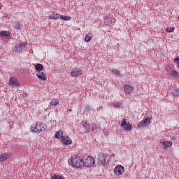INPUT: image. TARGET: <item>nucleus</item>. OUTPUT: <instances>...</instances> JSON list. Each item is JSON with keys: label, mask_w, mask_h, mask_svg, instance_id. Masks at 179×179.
<instances>
[{"label": "nucleus", "mask_w": 179, "mask_h": 179, "mask_svg": "<svg viewBox=\"0 0 179 179\" xmlns=\"http://www.w3.org/2000/svg\"><path fill=\"white\" fill-rule=\"evenodd\" d=\"M82 163L83 159L78 155L72 157L70 161L69 160V164H70V166H72V167H76V169L83 167Z\"/></svg>", "instance_id": "obj_1"}, {"label": "nucleus", "mask_w": 179, "mask_h": 179, "mask_svg": "<svg viewBox=\"0 0 179 179\" xmlns=\"http://www.w3.org/2000/svg\"><path fill=\"white\" fill-rule=\"evenodd\" d=\"M94 163H96L94 158L88 156L87 158L83 159L82 166L83 167H92Z\"/></svg>", "instance_id": "obj_2"}, {"label": "nucleus", "mask_w": 179, "mask_h": 179, "mask_svg": "<svg viewBox=\"0 0 179 179\" xmlns=\"http://www.w3.org/2000/svg\"><path fill=\"white\" fill-rule=\"evenodd\" d=\"M97 160L98 164H99V166H106V160H107V154H99Z\"/></svg>", "instance_id": "obj_3"}, {"label": "nucleus", "mask_w": 179, "mask_h": 179, "mask_svg": "<svg viewBox=\"0 0 179 179\" xmlns=\"http://www.w3.org/2000/svg\"><path fill=\"white\" fill-rule=\"evenodd\" d=\"M8 85L13 87H20V83H19L17 78L13 77L9 78Z\"/></svg>", "instance_id": "obj_4"}, {"label": "nucleus", "mask_w": 179, "mask_h": 179, "mask_svg": "<svg viewBox=\"0 0 179 179\" xmlns=\"http://www.w3.org/2000/svg\"><path fill=\"white\" fill-rule=\"evenodd\" d=\"M26 48V43L24 42H21L18 44L17 46H15V50L14 51H15L16 52H17V54H20L21 52H23V50H24V48Z\"/></svg>", "instance_id": "obj_5"}, {"label": "nucleus", "mask_w": 179, "mask_h": 179, "mask_svg": "<svg viewBox=\"0 0 179 179\" xmlns=\"http://www.w3.org/2000/svg\"><path fill=\"white\" fill-rule=\"evenodd\" d=\"M125 171V168L122 165H117L114 169V173L116 176H121Z\"/></svg>", "instance_id": "obj_6"}, {"label": "nucleus", "mask_w": 179, "mask_h": 179, "mask_svg": "<svg viewBox=\"0 0 179 179\" xmlns=\"http://www.w3.org/2000/svg\"><path fill=\"white\" fill-rule=\"evenodd\" d=\"M103 19H104V24L106 26H110V24H114L115 23V22H117L115 18H112L111 17H108L107 15L104 16Z\"/></svg>", "instance_id": "obj_7"}, {"label": "nucleus", "mask_w": 179, "mask_h": 179, "mask_svg": "<svg viewBox=\"0 0 179 179\" xmlns=\"http://www.w3.org/2000/svg\"><path fill=\"white\" fill-rule=\"evenodd\" d=\"M166 73H167L168 76H173L176 79H177V78H178V73L177 72V71H176L174 69L167 68Z\"/></svg>", "instance_id": "obj_8"}, {"label": "nucleus", "mask_w": 179, "mask_h": 179, "mask_svg": "<svg viewBox=\"0 0 179 179\" xmlns=\"http://www.w3.org/2000/svg\"><path fill=\"white\" fill-rule=\"evenodd\" d=\"M70 75L74 78H78V76H80L82 75V71L78 69H72L70 72Z\"/></svg>", "instance_id": "obj_9"}, {"label": "nucleus", "mask_w": 179, "mask_h": 179, "mask_svg": "<svg viewBox=\"0 0 179 179\" xmlns=\"http://www.w3.org/2000/svg\"><path fill=\"white\" fill-rule=\"evenodd\" d=\"M31 131L35 134H38V132H41V127L40 124L36 123V125L33 124L31 126Z\"/></svg>", "instance_id": "obj_10"}, {"label": "nucleus", "mask_w": 179, "mask_h": 179, "mask_svg": "<svg viewBox=\"0 0 179 179\" xmlns=\"http://www.w3.org/2000/svg\"><path fill=\"white\" fill-rule=\"evenodd\" d=\"M62 143L63 145H72V139L69 138V136H66V138L64 136H62Z\"/></svg>", "instance_id": "obj_11"}, {"label": "nucleus", "mask_w": 179, "mask_h": 179, "mask_svg": "<svg viewBox=\"0 0 179 179\" xmlns=\"http://www.w3.org/2000/svg\"><path fill=\"white\" fill-rule=\"evenodd\" d=\"M124 90L127 94H131V92H134V87L129 84H127L124 86Z\"/></svg>", "instance_id": "obj_12"}, {"label": "nucleus", "mask_w": 179, "mask_h": 179, "mask_svg": "<svg viewBox=\"0 0 179 179\" xmlns=\"http://www.w3.org/2000/svg\"><path fill=\"white\" fill-rule=\"evenodd\" d=\"M12 155L10 153H3L0 155V162H5V160H8L9 157H10Z\"/></svg>", "instance_id": "obj_13"}, {"label": "nucleus", "mask_w": 179, "mask_h": 179, "mask_svg": "<svg viewBox=\"0 0 179 179\" xmlns=\"http://www.w3.org/2000/svg\"><path fill=\"white\" fill-rule=\"evenodd\" d=\"M36 76L40 79V80H47V76H45V73H44V72L39 71L38 73H36Z\"/></svg>", "instance_id": "obj_14"}, {"label": "nucleus", "mask_w": 179, "mask_h": 179, "mask_svg": "<svg viewBox=\"0 0 179 179\" xmlns=\"http://www.w3.org/2000/svg\"><path fill=\"white\" fill-rule=\"evenodd\" d=\"M83 126L84 127L85 129H86L85 134H89V132H91L92 126H90V124L89 122H85L83 124Z\"/></svg>", "instance_id": "obj_15"}, {"label": "nucleus", "mask_w": 179, "mask_h": 179, "mask_svg": "<svg viewBox=\"0 0 179 179\" xmlns=\"http://www.w3.org/2000/svg\"><path fill=\"white\" fill-rule=\"evenodd\" d=\"M100 131V127L97 126L94 124H91V132H93L94 134H96V132H99Z\"/></svg>", "instance_id": "obj_16"}, {"label": "nucleus", "mask_w": 179, "mask_h": 179, "mask_svg": "<svg viewBox=\"0 0 179 179\" xmlns=\"http://www.w3.org/2000/svg\"><path fill=\"white\" fill-rule=\"evenodd\" d=\"M61 15L58 14L57 12H53L52 15H49V19H53L54 20H57L59 19Z\"/></svg>", "instance_id": "obj_17"}, {"label": "nucleus", "mask_w": 179, "mask_h": 179, "mask_svg": "<svg viewBox=\"0 0 179 179\" xmlns=\"http://www.w3.org/2000/svg\"><path fill=\"white\" fill-rule=\"evenodd\" d=\"M35 69L37 72H41V71L44 69V66H43V64H41L38 63L35 65Z\"/></svg>", "instance_id": "obj_18"}, {"label": "nucleus", "mask_w": 179, "mask_h": 179, "mask_svg": "<svg viewBox=\"0 0 179 179\" xmlns=\"http://www.w3.org/2000/svg\"><path fill=\"white\" fill-rule=\"evenodd\" d=\"M62 136H64V131H56L55 134V138H56L57 139H59L60 138H62Z\"/></svg>", "instance_id": "obj_19"}, {"label": "nucleus", "mask_w": 179, "mask_h": 179, "mask_svg": "<svg viewBox=\"0 0 179 179\" xmlns=\"http://www.w3.org/2000/svg\"><path fill=\"white\" fill-rule=\"evenodd\" d=\"M93 35L92 34H87L85 37V42L90 43V40H92Z\"/></svg>", "instance_id": "obj_20"}, {"label": "nucleus", "mask_w": 179, "mask_h": 179, "mask_svg": "<svg viewBox=\"0 0 179 179\" xmlns=\"http://www.w3.org/2000/svg\"><path fill=\"white\" fill-rule=\"evenodd\" d=\"M1 36H3V37H9L10 36V34L8 31H1L0 32Z\"/></svg>", "instance_id": "obj_21"}, {"label": "nucleus", "mask_w": 179, "mask_h": 179, "mask_svg": "<svg viewBox=\"0 0 179 179\" xmlns=\"http://www.w3.org/2000/svg\"><path fill=\"white\" fill-rule=\"evenodd\" d=\"M159 143H162V145L163 146V149H167L168 148L167 141H165L163 139H161L160 141H159Z\"/></svg>", "instance_id": "obj_22"}, {"label": "nucleus", "mask_w": 179, "mask_h": 179, "mask_svg": "<svg viewBox=\"0 0 179 179\" xmlns=\"http://www.w3.org/2000/svg\"><path fill=\"white\" fill-rule=\"evenodd\" d=\"M125 131H131L132 130V124H127L126 126L123 127Z\"/></svg>", "instance_id": "obj_23"}, {"label": "nucleus", "mask_w": 179, "mask_h": 179, "mask_svg": "<svg viewBox=\"0 0 179 179\" xmlns=\"http://www.w3.org/2000/svg\"><path fill=\"white\" fill-rule=\"evenodd\" d=\"M59 19H62V20H71L72 17L66 15H60Z\"/></svg>", "instance_id": "obj_24"}, {"label": "nucleus", "mask_w": 179, "mask_h": 179, "mask_svg": "<svg viewBox=\"0 0 179 179\" xmlns=\"http://www.w3.org/2000/svg\"><path fill=\"white\" fill-rule=\"evenodd\" d=\"M59 103V101L57 100V99H54L52 101H51V102L50 103V104L51 106H57V104Z\"/></svg>", "instance_id": "obj_25"}, {"label": "nucleus", "mask_w": 179, "mask_h": 179, "mask_svg": "<svg viewBox=\"0 0 179 179\" xmlns=\"http://www.w3.org/2000/svg\"><path fill=\"white\" fill-rule=\"evenodd\" d=\"M174 30H176V29L174 27H166V31H167L168 33H173V31H174Z\"/></svg>", "instance_id": "obj_26"}, {"label": "nucleus", "mask_w": 179, "mask_h": 179, "mask_svg": "<svg viewBox=\"0 0 179 179\" xmlns=\"http://www.w3.org/2000/svg\"><path fill=\"white\" fill-rule=\"evenodd\" d=\"M145 127H146V123L143 122V120L138 124V128H145Z\"/></svg>", "instance_id": "obj_27"}, {"label": "nucleus", "mask_w": 179, "mask_h": 179, "mask_svg": "<svg viewBox=\"0 0 179 179\" xmlns=\"http://www.w3.org/2000/svg\"><path fill=\"white\" fill-rule=\"evenodd\" d=\"M40 127H41V132H43V131H45V129H47V126L45 124L41 123Z\"/></svg>", "instance_id": "obj_28"}, {"label": "nucleus", "mask_w": 179, "mask_h": 179, "mask_svg": "<svg viewBox=\"0 0 179 179\" xmlns=\"http://www.w3.org/2000/svg\"><path fill=\"white\" fill-rule=\"evenodd\" d=\"M127 124V119L123 118V119L122 120V122H121V127H122V128H123V127H126Z\"/></svg>", "instance_id": "obj_29"}, {"label": "nucleus", "mask_w": 179, "mask_h": 179, "mask_svg": "<svg viewBox=\"0 0 179 179\" xmlns=\"http://www.w3.org/2000/svg\"><path fill=\"white\" fill-rule=\"evenodd\" d=\"M112 73H113L114 75H117V76H120L121 74L120 73V71H118V69L112 70Z\"/></svg>", "instance_id": "obj_30"}, {"label": "nucleus", "mask_w": 179, "mask_h": 179, "mask_svg": "<svg viewBox=\"0 0 179 179\" xmlns=\"http://www.w3.org/2000/svg\"><path fill=\"white\" fill-rule=\"evenodd\" d=\"M143 122L150 124V117H145L143 120Z\"/></svg>", "instance_id": "obj_31"}, {"label": "nucleus", "mask_w": 179, "mask_h": 179, "mask_svg": "<svg viewBox=\"0 0 179 179\" xmlns=\"http://www.w3.org/2000/svg\"><path fill=\"white\" fill-rule=\"evenodd\" d=\"M173 96H179V90L176 89L173 91Z\"/></svg>", "instance_id": "obj_32"}, {"label": "nucleus", "mask_w": 179, "mask_h": 179, "mask_svg": "<svg viewBox=\"0 0 179 179\" xmlns=\"http://www.w3.org/2000/svg\"><path fill=\"white\" fill-rule=\"evenodd\" d=\"M52 179H64V178H62L61 176L59 175H55Z\"/></svg>", "instance_id": "obj_33"}, {"label": "nucleus", "mask_w": 179, "mask_h": 179, "mask_svg": "<svg viewBox=\"0 0 179 179\" xmlns=\"http://www.w3.org/2000/svg\"><path fill=\"white\" fill-rule=\"evenodd\" d=\"M173 62H175V64H178V65H179V57L173 59Z\"/></svg>", "instance_id": "obj_34"}, {"label": "nucleus", "mask_w": 179, "mask_h": 179, "mask_svg": "<svg viewBox=\"0 0 179 179\" xmlns=\"http://www.w3.org/2000/svg\"><path fill=\"white\" fill-rule=\"evenodd\" d=\"M15 29L17 30H20L21 27H20V23H17L15 25Z\"/></svg>", "instance_id": "obj_35"}, {"label": "nucleus", "mask_w": 179, "mask_h": 179, "mask_svg": "<svg viewBox=\"0 0 179 179\" xmlns=\"http://www.w3.org/2000/svg\"><path fill=\"white\" fill-rule=\"evenodd\" d=\"M114 107L115 108H120V107H121V104H120L119 103H115Z\"/></svg>", "instance_id": "obj_36"}, {"label": "nucleus", "mask_w": 179, "mask_h": 179, "mask_svg": "<svg viewBox=\"0 0 179 179\" xmlns=\"http://www.w3.org/2000/svg\"><path fill=\"white\" fill-rule=\"evenodd\" d=\"M166 145H168V148L171 147L173 145V142L171 141H166Z\"/></svg>", "instance_id": "obj_37"}, {"label": "nucleus", "mask_w": 179, "mask_h": 179, "mask_svg": "<svg viewBox=\"0 0 179 179\" xmlns=\"http://www.w3.org/2000/svg\"><path fill=\"white\" fill-rule=\"evenodd\" d=\"M85 111H90V108L89 106H86L85 108Z\"/></svg>", "instance_id": "obj_38"}, {"label": "nucleus", "mask_w": 179, "mask_h": 179, "mask_svg": "<svg viewBox=\"0 0 179 179\" xmlns=\"http://www.w3.org/2000/svg\"><path fill=\"white\" fill-rule=\"evenodd\" d=\"M27 96H29V94H27V93H23L22 94L23 97H27Z\"/></svg>", "instance_id": "obj_39"}, {"label": "nucleus", "mask_w": 179, "mask_h": 179, "mask_svg": "<svg viewBox=\"0 0 179 179\" xmlns=\"http://www.w3.org/2000/svg\"><path fill=\"white\" fill-rule=\"evenodd\" d=\"M69 111H72V109H69Z\"/></svg>", "instance_id": "obj_40"}, {"label": "nucleus", "mask_w": 179, "mask_h": 179, "mask_svg": "<svg viewBox=\"0 0 179 179\" xmlns=\"http://www.w3.org/2000/svg\"><path fill=\"white\" fill-rule=\"evenodd\" d=\"M178 19H179V16L178 17Z\"/></svg>", "instance_id": "obj_41"}, {"label": "nucleus", "mask_w": 179, "mask_h": 179, "mask_svg": "<svg viewBox=\"0 0 179 179\" xmlns=\"http://www.w3.org/2000/svg\"><path fill=\"white\" fill-rule=\"evenodd\" d=\"M0 9H1V6H0Z\"/></svg>", "instance_id": "obj_42"}]
</instances>
